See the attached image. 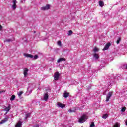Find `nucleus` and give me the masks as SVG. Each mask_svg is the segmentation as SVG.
Instances as JSON below:
<instances>
[{"mask_svg": "<svg viewBox=\"0 0 127 127\" xmlns=\"http://www.w3.org/2000/svg\"><path fill=\"white\" fill-rule=\"evenodd\" d=\"M113 96V92H110L108 94L106 95V102H109L110 100V98Z\"/></svg>", "mask_w": 127, "mask_h": 127, "instance_id": "obj_3", "label": "nucleus"}, {"mask_svg": "<svg viewBox=\"0 0 127 127\" xmlns=\"http://www.w3.org/2000/svg\"><path fill=\"white\" fill-rule=\"evenodd\" d=\"M50 8V5L47 4L45 6L41 7V10L45 11L48 10V9Z\"/></svg>", "mask_w": 127, "mask_h": 127, "instance_id": "obj_6", "label": "nucleus"}, {"mask_svg": "<svg viewBox=\"0 0 127 127\" xmlns=\"http://www.w3.org/2000/svg\"><path fill=\"white\" fill-rule=\"evenodd\" d=\"M72 34H73V31L72 30L69 31L68 35H72Z\"/></svg>", "mask_w": 127, "mask_h": 127, "instance_id": "obj_25", "label": "nucleus"}, {"mask_svg": "<svg viewBox=\"0 0 127 127\" xmlns=\"http://www.w3.org/2000/svg\"><path fill=\"white\" fill-rule=\"evenodd\" d=\"M15 99V95H13L11 98H10V101H14V99Z\"/></svg>", "mask_w": 127, "mask_h": 127, "instance_id": "obj_18", "label": "nucleus"}, {"mask_svg": "<svg viewBox=\"0 0 127 127\" xmlns=\"http://www.w3.org/2000/svg\"><path fill=\"white\" fill-rule=\"evenodd\" d=\"M22 94H23V91L19 92L18 93V96L19 97H21V95H22Z\"/></svg>", "mask_w": 127, "mask_h": 127, "instance_id": "obj_21", "label": "nucleus"}, {"mask_svg": "<svg viewBox=\"0 0 127 127\" xmlns=\"http://www.w3.org/2000/svg\"><path fill=\"white\" fill-rule=\"evenodd\" d=\"M125 68H126V69L127 70V65H126L125 66Z\"/></svg>", "mask_w": 127, "mask_h": 127, "instance_id": "obj_35", "label": "nucleus"}, {"mask_svg": "<svg viewBox=\"0 0 127 127\" xmlns=\"http://www.w3.org/2000/svg\"><path fill=\"white\" fill-rule=\"evenodd\" d=\"M32 90H30V91H29V93H32Z\"/></svg>", "mask_w": 127, "mask_h": 127, "instance_id": "obj_37", "label": "nucleus"}, {"mask_svg": "<svg viewBox=\"0 0 127 127\" xmlns=\"http://www.w3.org/2000/svg\"><path fill=\"white\" fill-rule=\"evenodd\" d=\"M8 119H9V116H6L4 119L1 120L0 122V124L1 125L2 124H4V123H6V122L8 121Z\"/></svg>", "mask_w": 127, "mask_h": 127, "instance_id": "obj_5", "label": "nucleus"}, {"mask_svg": "<svg viewBox=\"0 0 127 127\" xmlns=\"http://www.w3.org/2000/svg\"><path fill=\"white\" fill-rule=\"evenodd\" d=\"M33 127H39V125L38 124H36V125H34Z\"/></svg>", "mask_w": 127, "mask_h": 127, "instance_id": "obj_33", "label": "nucleus"}, {"mask_svg": "<svg viewBox=\"0 0 127 127\" xmlns=\"http://www.w3.org/2000/svg\"><path fill=\"white\" fill-rule=\"evenodd\" d=\"M69 94L70 93H69L68 92H65L64 93V98H68V97H69Z\"/></svg>", "mask_w": 127, "mask_h": 127, "instance_id": "obj_16", "label": "nucleus"}, {"mask_svg": "<svg viewBox=\"0 0 127 127\" xmlns=\"http://www.w3.org/2000/svg\"><path fill=\"white\" fill-rule=\"evenodd\" d=\"M93 51L94 52H98V51H99V49H98L97 47H95L94 48Z\"/></svg>", "mask_w": 127, "mask_h": 127, "instance_id": "obj_22", "label": "nucleus"}, {"mask_svg": "<svg viewBox=\"0 0 127 127\" xmlns=\"http://www.w3.org/2000/svg\"><path fill=\"white\" fill-rule=\"evenodd\" d=\"M120 41H121V38H119L118 40H117L116 43L117 44H119V43H120Z\"/></svg>", "mask_w": 127, "mask_h": 127, "instance_id": "obj_27", "label": "nucleus"}, {"mask_svg": "<svg viewBox=\"0 0 127 127\" xmlns=\"http://www.w3.org/2000/svg\"><path fill=\"white\" fill-rule=\"evenodd\" d=\"M24 56L26 57L30 58H33V59L36 60L38 58V55H35L34 56L31 54H24Z\"/></svg>", "mask_w": 127, "mask_h": 127, "instance_id": "obj_2", "label": "nucleus"}, {"mask_svg": "<svg viewBox=\"0 0 127 127\" xmlns=\"http://www.w3.org/2000/svg\"><path fill=\"white\" fill-rule=\"evenodd\" d=\"M2 29V26L1 25H0V29Z\"/></svg>", "mask_w": 127, "mask_h": 127, "instance_id": "obj_34", "label": "nucleus"}, {"mask_svg": "<svg viewBox=\"0 0 127 127\" xmlns=\"http://www.w3.org/2000/svg\"><path fill=\"white\" fill-rule=\"evenodd\" d=\"M88 120V116L86 114H83L78 120V122L80 123H85Z\"/></svg>", "mask_w": 127, "mask_h": 127, "instance_id": "obj_1", "label": "nucleus"}, {"mask_svg": "<svg viewBox=\"0 0 127 127\" xmlns=\"http://www.w3.org/2000/svg\"><path fill=\"white\" fill-rule=\"evenodd\" d=\"M1 93H2V91H0V94H1Z\"/></svg>", "mask_w": 127, "mask_h": 127, "instance_id": "obj_38", "label": "nucleus"}, {"mask_svg": "<svg viewBox=\"0 0 127 127\" xmlns=\"http://www.w3.org/2000/svg\"><path fill=\"white\" fill-rule=\"evenodd\" d=\"M48 93L46 92L45 93V95L44 96V101H47L48 100Z\"/></svg>", "mask_w": 127, "mask_h": 127, "instance_id": "obj_12", "label": "nucleus"}, {"mask_svg": "<svg viewBox=\"0 0 127 127\" xmlns=\"http://www.w3.org/2000/svg\"><path fill=\"white\" fill-rule=\"evenodd\" d=\"M113 127H119V124L118 123H116L115 125L113 126Z\"/></svg>", "mask_w": 127, "mask_h": 127, "instance_id": "obj_32", "label": "nucleus"}, {"mask_svg": "<svg viewBox=\"0 0 127 127\" xmlns=\"http://www.w3.org/2000/svg\"><path fill=\"white\" fill-rule=\"evenodd\" d=\"M8 119H9V116H6L4 119L1 120L0 122V124L1 125L2 124H4V123H6V122L8 121Z\"/></svg>", "mask_w": 127, "mask_h": 127, "instance_id": "obj_4", "label": "nucleus"}, {"mask_svg": "<svg viewBox=\"0 0 127 127\" xmlns=\"http://www.w3.org/2000/svg\"><path fill=\"white\" fill-rule=\"evenodd\" d=\"M14 40V38H12V39H6L5 40V42H11Z\"/></svg>", "mask_w": 127, "mask_h": 127, "instance_id": "obj_15", "label": "nucleus"}, {"mask_svg": "<svg viewBox=\"0 0 127 127\" xmlns=\"http://www.w3.org/2000/svg\"><path fill=\"white\" fill-rule=\"evenodd\" d=\"M95 127V124L94 122H92L90 124V127Z\"/></svg>", "mask_w": 127, "mask_h": 127, "instance_id": "obj_26", "label": "nucleus"}, {"mask_svg": "<svg viewBox=\"0 0 127 127\" xmlns=\"http://www.w3.org/2000/svg\"><path fill=\"white\" fill-rule=\"evenodd\" d=\"M28 72V69L25 68L24 70V77H26V76H27Z\"/></svg>", "mask_w": 127, "mask_h": 127, "instance_id": "obj_13", "label": "nucleus"}, {"mask_svg": "<svg viewBox=\"0 0 127 127\" xmlns=\"http://www.w3.org/2000/svg\"><path fill=\"white\" fill-rule=\"evenodd\" d=\"M111 46V43H108L106 44L105 47L103 49V51L107 50Z\"/></svg>", "mask_w": 127, "mask_h": 127, "instance_id": "obj_9", "label": "nucleus"}, {"mask_svg": "<svg viewBox=\"0 0 127 127\" xmlns=\"http://www.w3.org/2000/svg\"><path fill=\"white\" fill-rule=\"evenodd\" d=\"M54 80H55V81H57V80L59 79V72H57L55 73L54 75Z\"/></svg>", "mask_w": 127, "mask_h": 127, "instance_id": "obj_8", "label": "nucleus"}, {"mask_svg": "<svg viewBox=\"0 0 127 127\" xmlns=\"http://www.w3.org/2000/svg\"><path fill=\"white\" fill-rule=\"evenodd\" d=\"M94 57L96 59H98V58H99V54H95L94 55Z\"/></svg>", "mask_w": 127, "mask_h": 127, "instance_id": "obj_23", "label": "nucleus"}, {"mask_svg": "<svg viewBox=\"0 0 127 127\" xmlns=\"http://www.w3.org/2000/svg\"><path fill=\"white\" fill-rule=\"evenodd\" d=\"M68 112H69V113H75V112H76V109H74V110L69 109L68 110Z\"/></svg>", "mask_w": 127, "mask_h": 127, "instance_id": "obj_20", "label": "nucleus"}, {"mask_svg": "<svg viewBox=\"0 0 127 127\" xmlns=\"http://www.w3.org/2000/svg\"><path fill=\"white\" fill-rule=\"evenodd\" d=\"M36 32H35V31H34V33H35Z\"/></svg>", "mask_w": 127, "mask_h": 127, "instance_id": "obj_39", "label": "nucleus"}, {"mask_svg": "<svg viewBox=\"0 0 127 127\" xmlns=\"http://www.w3.org/2000/svg\"><path fill=\"white\" fill-rule=\"evenodd\" d=\"M12 7L13 9H15V8H16V5H13L12 6Z\"/></svg>", "mask_w": 127, "mask_h": 127, "instance_id": "obj_30", "label": "nucleus"}, {"mask_svg": "<svg viewBox=\"0 0 127 127\" xmlns=\"http://www.w3.org/2000/svg\"><path fill=\"white\" fill-rule=\"evenodd\" d=\"M125 123H126V126H127V121H126V122Z\"/></svg>", "mask_w": 127, "mask_h": 127, "instance_id": "obj_36", "label": "nucleus"}, {"mask_svg": "<svg viewBox=\"0 0 127 127\" xmlns=\"http://www.w3.org/2000/svg\"><path fill=\"white\" fill-rule=\"evenodd\" d=\"M108 114H105L104 115H103V116H102L103 119H107V118H108Z\"/></svg>", "mask_w": 127, "mask_h": 127, "instance_id": "obj_19", "label": "nucleus"}, {"mask_svg": "<svg viewBox=\"0 0 127 127\" xmlns=\"http://www.w3.org/2000/svg\"><path fill=\"white\" fill-rule=\"evenodd\" d=\"M10 109H11V108L10 107V105H9L7 107H5L4 111H6V112L4 115H6L7 113L9 112Z\"/></svg>", "mask_w": 127, "mask_h": 127, "instance_id": "obj_7", "label": "nucleus"}, {"mask_svg": "<svg viewBox=\"0 0 127 127\" xmlns=\"http://www.w3.org/2000/svg\"><path fill=\"white\" fill-rule=\"evenodd\" d=\"M125 111H126V107H122L121 112H125Z\"/></svg>", "mask_w": 127, "mask_h": 127, "instance_id": "obj_28", "label": "nucleus"}, {"mask_svg": "<svg viewBox=\"0 0 127 127\" xmlns=\"http://www.w3.org/2000/svg\"><path fill=\"white\" fill-rule=\"evenodd\" d=\"M62 61H66V59L64 58H60L57 60V63H60V62H62Z\"/></svg>", "mask_w": 127, "mask_h": 127, "instance_id": "obj_10", "label": "nucleus"}, {"mask_svg": "<svg viewBox=\"0 0 127 127\" xmlns=\"http://www.w3.org/2000/svg\"><path fill=\"white\" fill-rule=\"evenodd\" d=\"M58 106L59 107V108H65V104H62L60 102L57 103Z\"/></svg>", "mask_w": 127, "mask_h": 127, "instance_id": "obj_11", "label": "nucleus"}, {"mask_svg": "<svg viewBox=\"0 0 127 127\" xmlns=\"http://www.w3.org/2000/svg\"><path fill=\"white\" fill-rule=\"evenodd\" d=\"M99 6H101V7H103V6H104V2H103V1H99Z\"/></svg>", "mask_w": 127, "mask_h": 127, "instance_id": "obj_17", "label": "nucleus"}, {"mask_svg": "<svg viewBox=\"0 0 127 127\" xmlns=\"http://www.w3.org/2000/svg\"><path fill=\"white\" fill-rule=\"evenodd\" d=\"M30 117V113H27L26 114L25 119H27V118H29Z\"/></svg>", "mask_w": 127, "mask_h": 127, "instance_id": "obj_24", "label": "nucleus"}, {"mask_svg": "<svg viewBox=\"0 0 127 127\" xmlns=\"http://www.w3.org/2000/svg\"><path fill=\"white\" fill-rule=\"evenodd\" d=\"M29 89H28V92L29 91Z\"/></svg>", "mask_w": 127, "mask_h": 127, "instance_id": "obj_40", "label": "nucleus"}, {"mask_svg": "<svg viewBox=\"0 0 127 127\" xmlns=\"http://www.w3.org/2000/svg\"><path fill=\"white\" fill-rule=\"evenodd\" d=\"M58 45L61 46V42L60 41H58Z\"/></svg>", "mask_w": 127, "mask_h": 127, "instance_id": "obj_31", "label": "nucleus"}, {"mask_svg": "<svg viewBox=\"0 0 127 127\" xmlns=\"http://www.w3.org/2000/svg\"><path fill=\"white\" fill-rule=\"evenodd\" d=\"M22 125L21 121H19L16 125L15 127H21Z\"/></svg>", "mask_w": 127, "mask_h": 127, "instance_id": "obj_14", "label": "nucleus"}, {"mask_svg": "<svg viewBox=\"0 0 127 127\" xmlns=\"http://www.w3.org/2000/svg\"><path fill=\"white\" fill-rule=\"evenodd\" d=\"M13 3L14 5H16V0H13Z\"/></svg>", "mask_w": 127, "mask_h": 127, "instance_id": "obj_29", "label": "nucleus"}]
</instances>
